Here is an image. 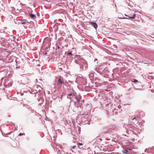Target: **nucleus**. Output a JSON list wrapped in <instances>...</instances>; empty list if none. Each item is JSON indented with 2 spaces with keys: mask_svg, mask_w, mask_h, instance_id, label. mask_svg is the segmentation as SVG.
Returning a JSON list of instances; mask_svg holds the SVG:
<instances>
[{
  "mask_svg": "<svg viewBox=\"0 0 154 154\" xmlns=\"http://www.w3.org/2000/svg\"><path fill=\"white\" fill-rule=\"evenodd\" d=\"M69 94H67V98L69 99L73 102L75 107L79 109H83V104L84 103L85 100L82 98V97L80 94L76 93L72 88H69L68 91Z\"/></svg>",
  "mask_w": 154,
  "mask_h": 154,
  "instance_id": "obj_1",
  "label": "nucleus"
},
{
  "mask_svg": "<svg viewBox=\"0 0 154 154\" xmlns=\"http://www.w3.org/2000/svg\"><path fill=\"white\" fill-rule=\"evenodd\" d=\"M95 70L103 76L106 78H112L114 80L121 82L123 81L122 77L119 74H114L113 71L109 70L107 67L100 66L96 67Z\"/></svg>",
  "mask_w": 154,
  "mask_h": 154,
  "instance_id": "obj_2",
  "label": "nucleus"
},
{
  "mask_svg": "<svg viewBox=\"0 0 154 154\" xmlns=\"http://www.w3.org/2000/svg\"><path fill=\"white\" fill-rule=\"evenodd\" d=\"M117 132V128L114 127H109L105 132L99 134V137L103 138L106 136H109L112 138H116V134Z\"/></svg>",
  "mask_w": 154,
  "mask_h": 154,
  "instance_id": "obj_3",
  "label": "nucleus"
},
{
  "mask_svg": "<svg viewBox=\"0 0 154 154\" xmlns=\"http://www.w3.org/2000/svg\"><path fill=\"white\" fill-rule=\"evenodd\" d=\"M74 58L75 63L79 65L80 69L85 70L88 68L87 62L81 56L76 54L74 56Z\"/></svg>",
  "mask_w": 154,
  "mask_h": 154,
  "instance_id": "obj_4",
  "label": "nucleus"
},
{
  "mask_svg": "<svg viewBox=\"0 0 154 154\" xmlns=\"http://www.w3.org/2000/svg\"><path fill=\"white\" fill-rule=\"evenodd\" d=\"M128 127L129 129H126V131L128 134H134L136 135L138 133H140L142 131V129L138 128L137 125L133 122H129Z\"/></svg>",
  "mask_w": 154,
  "mask_h": 154,
  "instance_id": "obj_5",
  "label": "nucleus"
},
{
  "mask_svg": "<svg viewBox=\"0 0 154 154\" xmlns=\"http://www.w3.org/2000/svg\"><path fill=\"white\" fill-rule=\"evenodd\" d=\"M102 106L103 107L105 108L107 113L111 115H112L113 110L112 107L113 106L112 103L106 101L103 103Z\"/></svg>",
  "mask_w": 154,
  "mask_h": 154,
  "instance_id": "obj_6",
  "label": "nucleus"
},
{
  "mask_svg": "<svg viewBox=\"0 0 154 154\" xmlns=\"http://www.w3.org/2000/svg\"><path fill=\"white\" fill-rule=\"evenodd\" d=\"M113 112L112 115H114L120 113L122 110L121 106L119 103H117L116 105L114 104L113 106Z\"/></svg>",
  "mask_w": 154,
  "mask_h": 154,
  "instance_id": "obj_7",
  "label": "nucleus"
},
{
  "mask_svg": "<svg viewBox=\"0 0 154 154\" xmlns=\"http://www.w3.org/2000/svg\"><path fill=\"white\" fill-rule=\"evenodd\" d=\"M0 39L1 40V44L3 46L7 48H10L11 46L9 42H7L6 41V39L4 37H0Z\"/></svg>",
  "mask_w": 154,
  "mask_h": 154,
  "instance_id": "obj_8",
  "label": "nucleus"
},
{
  "mask_svg": "<svg viewBox=\"0 0 154 154\" xmlns=\"http://www.w3.org/2000/svg\"><path fill=\"white\" fill-rule=\"evenodd\" d=\"M60 41V43L61 45H62V46H66L69 43V44H70V42H69V40L67 39H64L63 37H61L59 38Z\"/></svg>",
  "mask_w": 154,
  "mask_h": 154,
  "instance_id": "obj_9",
  "label": "nucleus"
},
{
  "mask_svg": "<svg viewBox=\"0 0 154 154\" xmlns=\"http://www.w3.org/2000/svg\"><path fill=\"white\" fill-rule=\"evenodd\" d=\"M77 80L80 82V85H87L86 79L85 77L77 78Z\"/></svg>",
  "mask_w": 154,
  "mask_h": 154,
  "instance_id": "obj_10",
  "label": "nucleus"
},
{
  "mask_svg": "<svg viewBox=\"0 0 154 154\" xmlns=\"http://www.w3.org/2000/svg\"><path fill=\"white\" fill-rule=\"evenodd\" d=\"M79 112L78 113V116H79L80 115L82 116L81 117H83V118L86 119H89L88 118L89 116L88 115V112H87L86 114L85 113V114H84L83 112L82 111L83 110V109H79Z\"/></svg>",
  "mask_w": 154,
  "mask_h": 154,
  "instance_id": "obj_11",
  "label": "nucleus"
},
{
  "mask_svg": "<svg viewBox=\"0 0 154 154\" xmlns=\"http://www.w3.org/2000/svg\"><path fill=\"white\" fill-rule=\"evenodd\" d=\"M145 152L149 153L154 154V146L151 147L146 148L144 151Z\"/></svg>",
  "mask_w": 154,
  "mask_h": 154,
  "instance_id": "obj_12",
  "label": "nucleus"
},
{
  "mask_svg": "<svg viewBox=\"0 0 154 154\" xmlns=\"http://www.w3.org/2000/svg\"><path fill=\"white\" fill-rule=\"evenodd\" d=\"M71 127L70 130L72 132V134L73 135H75V134L78 135V133L77 131L76 126H75L74 127Z\"/></svg>",
  "mask_w": 154,
  "mask_h": 154,
  "instance_id": "obj_13",
  "label": "nucleus"
},
{
  "mask_svg": "<svg viewBox=\"0 0 154 154\" xmlns=\"http://www.w3.org/2000/svg\"><path fill=\"white\" fill-rule=\"evenodd\" d=\"M88 23H89L96 30H97V29L98 25L94 21H90L88 22Z\"/></svg>",
  "mask_w": 154,
  "mask_h": 154,
  "instance_id": "obj_14",
  "label": "nucleus"
},
{
  "mask_svg": "<svg viewBox=\"0 0 154 154\" xmlns=\"http://www.w3.org/2000/svg\"><path fill=\"white\" fill-rule=\"evenodd\" d=\"M19 21L18 23H20L22 25H28L29 24V22L26 19H21L19 20Z\"/></svg>",
  "mask_w": 154,
  "mask_h": 154,
  "instance_id": "obj_15",
  "label": "nucleus"
},
{
  "mask_svg": "<svg viewBox=\"0 0 154 154\" xmlns=\"http://www.w3.org/2000/svg\"><path fill=\"white\" fill-rule=\"evenodd\" d=\"M95 75H96V74L94 72L91 71L88 74L89 78L91 81H92Z\"/></svg>",
  "mask_w": 154,
  "mask_h": 154,
  "instance_id": "obj_16",
  "label": "nucleus"
},
{
  "mask_svg": "<svg viewBox=\"0 0 154 154\" xmlns=\"http://www.w3.org/2000/svg\"><path fill=\"white\" fill-rule=\"evenodd\" d=\"M51 44L48 43H46L43 46V48L45 50L48 51L49 50Z\"/></svg>",
  "mask_w": 154,
  "mask_h": 154,
  "instance_id": "obj_17",
  "label": "nucleus"
},
{
  "mask_svg": "<svg viewBox=\"0 0 154 154\" xmlns=\"http://www.w3.org/2000/svg\"><path fill=\"white\" fill-rule=\"evenodd\" d=\"M82 121V122L85 123L86 124H90V123L89 121V119H86L83 117H81Z\"/></svg>",
  "mask_w": 154,
  "mask_h": 154,
  "instance_id": "obj_18",
  "label": "nucleus"
},
{
  "mask_svg": "<svg viewBox=\"0 0 154 154\" xmlns=\"http://www.w3.org/2000/svg\"><path fill=\"white\" fill-rule=\"evenodd\" d=\"M58 86L60 88H61L62 87V85H63L64 84V82L63 81H62L61 79H59L57 81Z\"/></svg>",
  "mask_w": 154,
  "mask_h": 154,
  "instance_id": "obj_19",
  "label": "nucleus"
},
{
  "mask_svg": "<svg viewBox=\"0 0 154 154\" xmlns=\"http://www.w3.org/2000/svg\"><path fill=\"white\" fill-rule=\"evenodd\" d=\"M0 37H5L6 36L5 35L6 33L5 31L3 29H0Z\"/></svg>",
  "mask_w": 154,
  "mask_h": 154,
  "instance_id": "obj_20",
  "label": "nucleus"
},
{
  "mask_svg": "<svg viewBox=\"0 0 154 154\" xmlns=\"http://www.w3.org/2000/svg\"><path fill=\"white\" fill-rule=\"evenodd\" d=\"M75 53H73L72 51H70L69 52H65V55H66L67 56H71L74 55V54H75Z\"/></svg>",
  "mask_w": 154,
  "mask_h": 154,
  "instance_id": "obj_21",
  "label": "nucleus"
},
{
  "mask_svg": "<svg viewBox=\"0 0 154 154\" xmlns=\"http://www.w3.org/2000/svg\"><path fill=\"white\" fill-rule=\"evenodd\" d=\"M43 95H42L41 96H40V98L39 99L37 98L38 100V102H40V101H41V102L39 103V105H41L43 103V102L44 101V99L43 97Z\"/></svg>",
  "mask_w": 154,
  "mask_h": 154,
  "instance_id": "obj_22",
  "label": "nucleus"
},
{
  "mask_svg": "<svg viewBox=\"0 0 154 154\" xmlns=\"http://www.w3.org/2000/svg\"><path fill=\"white\" fill-rule=\"evenodd\" d=\"M59 50L58 51H60V52L58 53V54H59V55H60L62 54L61 52L63 51V49L61 48H60V47L58 45H56L55 50Z\"/></svg>",
  "mask_w": 154,
  "mask_h": 154,
  "instance_id": "obj_23",
  "label": "nucleus"
},
{
  "mask_svg": "<svg viewBox=\"0 0 154 154\" xmlns=\"http://www.w3.org/2000/svg\"><path fill=\"white\" fill-rule=\"evenodd\" d=\"M29 15L30 18L32 19H35L36 18V16L35 14H32L31 12L29 13Z\"/></svg>",
  "mask_w": 154,
  "mask_h": 154,
  "instance_id": "obj_24",
  "label": "nucleus"
},
{
  "mask_svg": "<svg viewBox=\"0 0 154 154\" xmlns=\"http://www.w3.org/2000/svg\"><path fill=\"white\" fill-rule=\"evenodd\" d=\"M128 17H124L123 16V17H118V19H128V20H132V18H131L130 17H131V16H130L129 15H128Z\"/></svg>",
  "mask_w": 154,
  "mask_h": 154,
  "instance_id": "obj_25",
  "label": "nucleus"
},
{
  "mask_svg": "<svg viewBox=\"0 0 154 154\" xmlns=\"http://www.w3.org/2000/svg\"><path fill=\"white\" fill-rule=\"evenodd\" d=\"M58 27L57 24H54L53 26V29L55 32L58 30Z\"/></svg>",
  "mask_w": 154,
  "mask_h": 154,
  "instance_id": "obj_26",
  "label": "nucleus"
},
{
  "mask_svg": "<svg viewBox=\"0 0 154 154\" xmlns=\"http://www.w3.org/2000/svg\"><path fill=\"white\" fill-rule=\"evenodd\" d=\"M131 82H134V84H138V85H140L141 84V82H138V81L137 79H132Z\"/></svg>",
  "mask_w": 154,
  "mask_h": 154,
  "instance_id": "obj_27",
  "label": "nucleus"
},
{
  "mask_svg": "<svg viewBox=\"0 0 154 154\" xmlns=\"http://www.w3.org/2000/svg\"><path fill=\"white\" fill-rule=\"evenodd\" d=\"M90 89V88L87 85H86V86H84V88L83 89V91H89Z\"/></svg>",
  "mask_w": 154,
  "mask_h": 154,
  "instance_id": "obj_28",
  "label": "nucleus"
},
{
  "mask_svg": "<svg viewBox=\"0 0 154 154\" xmlns=\"http://www.w3.org/2000/svg\"><path fill=\"white\" fill-rule=\"evenodd\" d=\"M66 58L67 59V60H69V61L70 63H71L73 60V59H74V57H67Z\"/></svg>",
  "mask_w": 154,
  "mask_h": 154,
  "instance_id": "obj_29",
  "label": "nucleus"
},
{
  "mask_svg": "<svg viewBox=\"0 0 154 154\" xmlns=\"http://www.w3.org/2000/svg\"><path fill=\"white\" fill-rule=\"evenodd\" d=\"M57 152H60L61 154H66L65 152L64 151L61 150V149H58V147H57Z\"/></svg>",
  "mask_w": 154,
  "mask_h": 154,
  "instance_id": "obj_30",
  "label": "nucleus"
},
{
  "mask_svg": "<svg viewBox=\"0 0 154 154\" xmlns=\"http://www.w3.org/2000/svg\"><path fill=\"white\" fill-rule=\"evenodd\" d=\"M69 88H68V91H69ZM69 93L68 92H68H67V93L66 91H64L62 93L61 95H62V96H63V97L66 96V95L67 96V94H69Z\"/></svg>",
  "mask_w": 154,
  "mask_h": 154,
  "instance_id": "obj_31",
  "label": "nucleus"
},
{
  "mask_svg": "<svg viewBox=\"0 0 154 154\" xmlns=\"http://www.w3.org/2000/svg\"><path fill=\"white\" fill-rule=\"evenodd\" d=\"M29 92L32 94H35V95H36L37 93H38L37 91L36 90L33 91L31 90V91H30Z\"/></svg>",
  "mask_w": 154,
  "mask_h": 154,
  "instance_id": "obj_32",
  "label": "nucleus"
},
{
  "mask_svg": "<svg viewBox=\"0 0 154 154\" xmlns=\"http://www.w3.org/2000/svg\"><path fill=\"white\" fill-rule=\"evenodd\" d=\"M116 65L117 66H119L118 68H122V67H123L122 66L123 65V63H122L117 62V63L116 64Z\"/></svg>",
  "mask_w": 154,
  "mask_h": 154,
  "instance_id": "obj_33",
  "label": "nucleus"
},
{
  "mask_svg": "<svg viewBox=\"0 0 154 154\" xmlns=\"http://www.w3.org/2000/svg\"><path fill=\"white\" fill-rule=\"evenodd\" d=\"M76 130H77H77L78 131V134H79L80 133V132L81 131V128L78 126V125H76Z\"/></svg>",
  "mask_w": 154,
  "mask_h": 154,
  "instance_id": "obj_34",
  "label": "nucleus"
},
{
  "mask_svg": "<svg viewBox=\"0 0 154 154\" xmlns=\"http://www.w3.org/2000/svg\"><path fill=\"white\" fill-rule=\"evenodd\" d=\"M56 150H57V147H58V149H59V148H60V149H61V148L62 147V145L60 144L59 143H57L56 144Z\"/></svg>",
  "mask_w": 154,
  "mask_h": 154,
  "instance_id": "obj_35",
  "label": "nucleus"
},
{
  "mask_svg": "<svg viewBox=\"0 0 154 154\" xmlns=\"http://www.w3.org/2000/svg\"><path fill=\"white\" fill-rule=\"evenodd\" d=\"M45 105L46 107V108H48L49 107V104L48 100L47 101V99H46V102L45 103Z\"/></svg>",
  "mask_w": 154,
  "mask_h": 154,
  "instance_id": "obj_36",
  "label": "nucleus"
},
{
  "mask_svg": "<svg viewBox=\"0 0 154 154\" xmlns=\"http://www.w3.org/2000/svg\"><path fill=\"white\" fill-rule=\"evenodd\" d=\"M38 95L39 96V97L41 96L42 95H43L42 91L40 90L38 91Z\"/></svg>",
  "mask_w": 154,
  "mask_h": 154,
  "instance_id": "obj_37",
  "label": "nucleus"
},
{
  "mask_svg": "<svg viewBox=\"0 0 154 154\" xmlns=\"http://www.w3.org/2000/svg\"><path fill=\"white\" fill-rule=\"evenodd\" d=\"M128 152L129 150L127 149H125L122 151V153L123 154H128Z\"/></svg>",
  "mask_w": 154,
  "mask_h": 154,
  "instance_id": "obj_38",
  "label": "nucleus"
},
{
  "mask_svg": "<svg viewBox=\"0 0 154 154\" xmlns=\"http://www.w3.org/2000/svg\"><path fill=\"white\" fill-rule=\"evenodd\" d=\"M13 81H11L9 82H8V84H7V85L8 87L11 86L13 84Z\"/></svg>",
  "mask_w": 154,
  "mask_h": 154,
  "instance_id": "obj_39",
  "label": "nucleus"
},
{
  "mask_svg": "<svg viewBox=\"0 0 154 154\" xmlns=\"http://www.w3.org/2000/svg\"><path fill=\"white\" fill-rule=\"evenodd\" d=\"M96 75H95V76L94 78V79H93L92 81H96L97 82L99 80V78L97 77L96 76Z\"/></svg>",
  "mask_w": 154,
  "mask_h": 154,
  "instance_id": "obj_40",
  "label": "nucleus"
},
{
  "mask_svg": "<svg viewBox=\"0 0 154 154\" xmlns=\"http://www.w3.org/2000/svg\"><path fill=\"white\" fill-rule=\"evenodd\" d=\"M136 14H133L131 17H130L131 18H132V20L135 19L136 18Z\"/></svg>",
  "mask_w": 154,
  "mask_h": 154,
  "instance_id": "obj_41",
  "label": "nucleus"
},
{
  "mask_svg": "<svg viewBox=\"0 0 154 154\" xmlns=\"http://www.w3.org/2000/svg\"><path fill=\"white\" fill-rule=\"evenodd\" d=\"M13 60H14V61H15V62L16 63V65L18 64L17 62L18 61L17 60V57H13Z\"/></svg>",
  "mask_w": 154,
  "mask_h": 154,
  "instance_id": "obj_42",
  "label": "nucleus"
},
{
  "mask_svg": "<svg viewBox=\"0 0 154 154\" xmlns=\"http://www.w3.org/2000/svg\"><path fill=\"white\" fill-rule=\"evenodd\" d=\"M14 61V60H13V57H12L11 58L10 57V58L9 59V62L10 63H11Z\"/></svg>",
  "mask_w": 154,
  "mask_h": 154,
  "instance_id": "obj_43",
  "label": "nucleus"
},
{
  "mask_svg": "<svg viewBox=\"0 0 154 154\" xmlns=\"http://www.w3.org/2000/svg\"><path fill=\"white\" fill-rule=\"evenodd\" d=\"M132 86H133V87L134 88L135 90H141L142 89L141 88H136L134 87L133 84H132Z\"/></svg>",
  "mask_w": 154,
  "mask_h": 154,
  "instance_id": "obj_44",
  "label": "nucleus"
},
{
  "mask_svg": "<svg viewBox=\"0 0 154 154\" xmlns=\"http://www.w3.org/2000/svg\"><path fill=\"white\" fill-rule=\"evenodd\" d=\"M97 139L100 140V141H102L103 140L102 138L101 137H99V136L97 137Z\"/></svg>",
  "mask_w": 154,
  "mask_h": 154,
  "instance_id": "obj_45",
  "label": "nucleus"
},
{
  "mask_svg": "<svg viewBox=\"0 0 154 154\" xmlns=\"http://www.w3.org/2000/svg\"><path fill=\"white\" fill-rule=\"evenodd\" d=\"M47 51H44L43 53V55H47V54H48V53H47Z\"/></svg>",
  "mask_w": 154,
  "mask_h": 154,
  "instance_id": "obj_46",
  "label": "nucleus"
},
{
  "mask_svg": "<svg viewBox=\"0 0 154 154\" xmlns=\"http://www.w3.org/2000/svg\"><path fill=\"white\" fill-rule=\"evenodd\" d=\"M1 131L2 132V135L3 136H6L5 135H7V134H5V133H4L3 132H2V130H1Z\"/></svg>",
  "mask_w": 154,
  "mask_h": 154,
  "instance_id": "obj_47",
  "label": "nucleus"
},
{
  "mask_svg": "<svg viewBox=\"0 0 154 154\" xmlns=\"http://www.w3.org/2000/svg\"><path fill=\"white\" fill-rule=\"evenodd\" d=\"M25 133H20L19 134L18 136H22L23 135H25Z\"/></svg>",
  "mask_w": 154,
  "mask_h": 154,
  "instance_id": "obj_48",
  "label": "nucleus"
},
{
  "mask_svg": "<svg viewBox=\"0 0 154 154\" xmlns=\"http://www.w3.org/2000/svg\"><path fill=\"white\" fill-rule=\"evenodd\" d=\"M79 76L77 75V77L76 78V79L77 80V78H78L79 77L80 78H83V77L82 76V75L81 74H79Z\"/></svg>",
  "mask_w": 154,
  "mask_h": 154,
  "instance_id": "obj_49",
  "label": "nucleus"
},
{
  "mask_svg": "<svg viewBox=\"0 0 154 154\" xmlns=\"http://www.w3.org/2000/svg\"><path fill=\"white\" fill-rule=\"evenodd\" d=\"M58 97L60 98V99L61 100L62 99L63 96H62V95H60L58 96Z\"/></svg>",
  "mask_w": 154,
  "mask_h": 154,
  "instance_id": "obj_50",
  "label": "nucleus"
},
{
  "mask_svg": "<svg viewBox=\"0 0 154 154\" xmlns=\"http://www.w3.org/2000/svg\"><path fill=\"white\" fill-rule=\"evenodd\" d=\"M20 4L21 5H22V7H23L24 6H25L26 5L25 4H23V3H22V2H21L20 3Z\"/></svg>",
  "mask_w": 154,
  "mask_h": 154,
  "instance_id": "obj_51",
  "label": "nucleus"
},
{
  "mask_svg": "<svg viewBox=\"0 0 154 154\" xmlns=\"http://www.w3.org/2000/svg\"><path fill=\"white\" fill-rule=\"evenodd\" d=\"M82 86L81 87V90L82 91H83V89L84 88V86H85V85H82Z\"/></svg>",
  "mask_w": 154,
  "mask_h": 154,
  "instance_id": "obj_52",
  "label": "nucleus"
},
{
  "mask_svg": "<svg viewBox=\"0 0 154 154\" xmlns=\"http://www.w3.org/2000/svg\"><path fill=\"white\" fill-rule=\"evenodd\" d=\"M78 144L79 146H81L82 145V143L78 142Z\"/></svg>",
  "mask_w": 154,
  "mask_h": 154,
  "instance_id": "obj_53",
  "label": "nucleus"
},
{
  "mask_svg": "<svg viewBox=\"0 0 154 154\" xmlns=\"http://www.w3.org/2000/svg\"><path fill=\"white\" fill-rule=\"evenodd\" d=\"M15 127V128L14 129V130H15V131H16V130H17V125H16V126H14Z\"/></svg>",
  "mask_w": 154,
  "mask_h": 154,
  "instance_id": "obj_54",
  "label": "nucleus"
},
{
  "mask_svg": "<svg viewBox=\"0 0 154 154\" xmlns=\"http://www.w3.org/2000/svg\"><path fill=\"white\" fill-rule=\"evenodd\" d=\"M12 132V131H11L8 133L7 134V135H10V134H11V133Z\"/></svg>",
  "mask_w": 154,
  "mask_h": 154,
  "instance_id": "obj_55",
  "label": "nucleus"
},
{
  "mask_svg": "<svg viewBox=\"0 0 154 154\" xmlns=\"http://www.w3.org/2000/svg\"><path fill=\"white\" fill-rule=\"evenodd\" d=\"M24 27L25 29H26L27 28L28 26L27 25H25V26H24Z\"/></svg>",
  "mask_w": 154,
  "mask_h": 154,
  "instance_id": "obj_56",
  "label": "nucleus"
},
{
  "mask_svg": "<svg viewBox=\"0 0 154 154\" xmlns=\"http://www.w3.org/2000/svg\"><path fill=\"white\" fill-rule=\"evenodd\" d=\"M16 65V66H17V67H16L17 68H20V66H18V64H17Z\"/></svg>",
  "mask_w": 154,
  "mask_h": 154,
  "instance_id": "obj_57",
  "label": "nucleus"
},
{
  "mask_svg": "<svg viewBox=\"0 0 154 154\" xmlns=\"http://www.w3.org/2000/svg\"><path fill=\"white\" fill-rule=\"evenodd\" d=\"M20 94L21 96H23V95L24 94H23V93H22L21 92H20Z\"/></svg>",
  "mask_w": 154,
  "mask_h": 154,
  "instance_id": "obj_58",
  "label": "nucleus"
},
{
  "mask_svg": "<svg viewBox=\"0 0 154 154\" xmlns=\"http://www.w3.org/2000/svg\"><path fill=\"white\" fill-rule=\"evenodd\" d=\"M98 60V59L96 58L94 60V61L95 62Z\"/></svg>",
  "mask_w": 154,
  "mask_h": 154,
  "instance_id": "obj_59",
  "label": "nucleus"
},
{
  "mask_svg": "<svg viewBox=\"0 0 154 154\" xmlns=\"http://www.w3.org/2000/svg\"><path fill=\"white\" fill-rule=\"evenodd\" d=\"M72 147L73 149H75V148H76V146L75 145L72 146Z\"/></svg>",
  "mask_w": 154,
  "mask_h": 154,
  "instance_id": "obj_60",
  "label": "nucleus"
},
{
  "mask_svg": "<svg viewBox=\"0 0 154 154\" xmlns=\"http://www.w3.org/2000/svg\"><path fill=\"white\" fill-rule=\"evenodd\" d=\"M55 24H57V26H58V25H60V23H56Z\"/></svg>",
  "mask_w": 154,
  "mask_h": 154,
  "instance_id": "obj_61",
  "label": "nucleus"
},
{
  "mask_svg": "<svg viewBox=\"0 0 154 154\" xmlns=\"http://www.w3.org/2000/svg\"><path fill=\"white\" fill-rule=\"evenodd\" d=\"M128 149V150H129H129H132V149H131V148H128V149Z\"/></svg>",
  "mask_w": 154,
  "mask_h": 154,
  "instance_id": "obj_62",
  "label": "nucleus"
},
{
  "mask_svg": "<svg viewBox=\"0 0 154 154\" xmlns=\"http://www.w3.org/2000/svg\"><path fill=\"white\" fill-rule=\"evenodd\" d=\"M88 152L89 154H91L92 152L91 151H89Z\"/></svg>",
  "mask_w": 154,
  "mask_h": 154,
  "instance_id": "obj_63",
  "label": "nucleus"
},
{
  "mask_svg": "<svg viewBox=\"0 0 154 154\" xmlns=\"http://www.w3.org/2000/svg\"><path fill=\"white\" fill-rule=\"evenodd\" d=\"M149 36L151 37L152 38L154 39V37H152V36L151 35H149Z\"/></svg>",
  "mask_w": 154,
  "mask_h": 154,
  "instance_id": "obj_64",
  "label": "nucleus"
}]
</instances>
